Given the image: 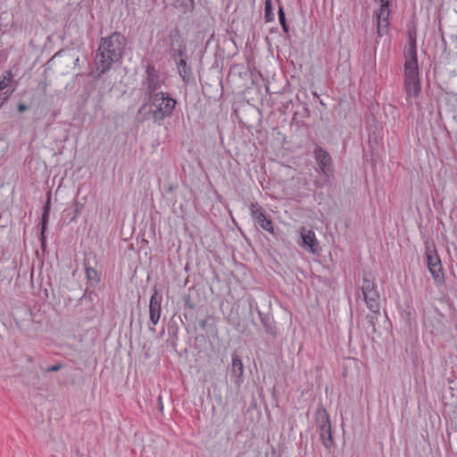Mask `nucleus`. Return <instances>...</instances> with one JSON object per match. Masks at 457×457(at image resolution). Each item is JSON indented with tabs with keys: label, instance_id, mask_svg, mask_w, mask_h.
I'll return each instance as SVG.
<instances>
[{
	"label": "nucleus",
	"instance_id": "obj_1",
	"mask_svg": "<svg viewBox=\"0 0 457 457\" xmlns=\"http://www.w3.org/2000/svg\"><path fill=\"white\" fill-rule=\"evenodd\" d=\"M125 46V37L117 32L109 37L102 38L96 58V68L100 73L109 70L112 62L121 57Z\"/></svg>",
	"mask_w": 457,
	"mask_h": 457
},
{
	"label": "nucleus",
	"instance_id": "obj_2",
	"mask_svg": "<svg viewBox=\"0 0 457 457\" xmlns=\"http://www.w3.org/2000/svg\"><path fill=\"white\" fill-rule=\"evenodd\" d=\"M403 80L407 99L417 98L420 92V82L416 40L412 36H410L409 46L405 51Z\"/></svg>",
	"mask_w": 457,
	"mask_h": 457
},
{
	"label": "nucleus",
	"instance_id": "obj_3",
	"mask_svg": "<svg viewBox=\"0 0 457 457\" xmlns=\"http://www.w3.org/2000/svg\"><path fill=\"white\" fill-rule=\"evenodd\" d=\"M177 102L162 92L155 93L150 97L149 112L154 121H160L171 115Z\"/></svg>",
	"mask_w": 457,
	"mask_h": 457
},
{
	"label": "nucleus",
	"instance_id": "obj_4",
	"mask_svg": "<svg viewBox=\"0 0 457 457\" xmlns=\"http://www.w3.org/2000/svg\"><path fill=\"white\" fill-rule=\"evenodd\" d=\"M428 269L437 286L445 282V273L441 260L434 247L428 246L426 249Z\"/></svg>",
	"mask_w": 457,
	"mask_h": 457
},
{
	"label": "nucleus",
	"instance_id": "obj_5",
	"mask_svg": "<svg viewBox=\"0 0 457 457\" xmlns=\"http://www.w3.org/2000/svg\"><path fill=\"white\" fill-rule=\"evenodd\" d=\"M251 217L255 224L270 234H274V226L271 219L265 214L263 208L257 203L249 206Z\"/></svg>",
	"mask_w": 457,
	"mask_h": 457
},
{
	"label": "nucleus",
	"instance_id": "obj_6",
	"mask_svg": "<svg viewBox=\"0 0 457 457\" xmlns=\"http://www.w3.org/2000/svg\"><path fill=\"white\" fill-rule=\"evenodd\" d=\"M389 14V0H380V7L376 12L377 29L379 37L386 32Z\"/></svg>",
	"mask_w": 457,
	"mask_h": 457
},
{
	"label": "nucleus",
	"instance_id": "obj_7",
	"mask_svg": "<svg viewBox=\"0 0 457 457\" xmlns=\"http://www.w3.org/2000/svg\"><path fill=\"white\" fill-rule=\"evenodd\" d=\"M299 233L302 239L300 245L310 253H316L318 252L319 242L314 231L301 228Z\"/></svg>",
	"mask_w": 457,
	"mask_h": 457
},
{
	"label": "nucleus",
	"instance_id": "obj_8",
	"mask_svg": "<svg viewBox=\"0 0 457 457\" xmlns=\"http://www.w3.org/2000/svg\"><path fill=\"white\" fill-rule=\"evenodd\" d=\"M315 158L321 172L326 176H329L332 173V165L328 153L318 147L315 151Z\"/></svg>",
	"mask_w": 457,
	"mask_h": 457
},
{
	"label": "nucleus",
	"instance_id": "obj_9",
	"mask_svg": "<svg viewBox=\"0 0 457 457\" xmlns=\"http://www.w3.org/2000/svg\"><path fill=\"white\" fill-rule=\"evenodd\" d=\"M161 303L162 299L155 291L151 296L149 303L150 320L154 325H156L161 318Z\"/></svg>",
	"mask_w": 457,
	"mask_h": 457
},
{
	"label": "nucleus",
	"instance_id": "obj_10",
	"mask_svg": "<svg viewBox=\"0 0 457 457\" xmlns=\"http://www.w3.org/2000/svg\"><path fill=\"white\" fill-rule=\"evenodd\" d=\"M168 36V44H167V47L168 49H174L175 46H177L179 48H178V51H179V54L180 56L183 55V52L185 50V46H183L182 42H181V35H180V32L178 29H172L169 31V33L167 34Z\"/></svg>",
	"mask_w": 457,
	"mask_h": 457
},
{
	"label": "nucleus",
	"instance_id": "obj_11",
	"mask_svg": "<svg viewBox=\"0 0 457 457\" xmlns=\"http://www.w3.org/2000/svg\"><path fill=\"white\" fill-rule=\"evenodd\" d=\"M231 372L235 377V383L240 385L243 382L244 367L237 355L232 356Z\"/></svg>",
	"mask_w": 457,
	"mask_h": 457
},
{
	"label": "nucleus",
	"instance_id": "obj_12",
	"mask_svg": "<svg viewBox=\"0 0 457 457\" xmlns=\"http://www.w3.org/2000/svg\"><path fill=\"white\" fill-rule=\"evenodd\" d=\"M51 209V195L48 194L47 200L44 205L43 214H42V222H41V242L42 245L45 243V232L46 230V226L49 219V212Z\"/></svg>",
	"mask_w": 457,
	"mask_h": 457
},
{
	"label": "nucleus",
	"instance_id": "obj_13",
	"mask_svg": "<svg viewBox=\"0 0 457 457\" xmlns=\"http://www.w3.org/2000/svg\"><path fill=\"white\" fill-rule=\"evenodd\" d=\"M318 422L322 432L328 433L331 436L329 415L325 409L318 411Z\"/></svg>",
	"mask_w": 457,
	"mask_h": 457
},
{
	"label": "nucleus",
	"instance_id": "obj_14",
	"mask_svg": "<svg viewBox=\"0 0 457 457\" xmlns=\"http://www.w3.org/2000/svg\"><path fill=\"white\" fill-rule=\"evenodd\" d=\"M178 70L184 81H187L191 74V69L185 59L181 58L178 64Z\"/></svg>",
	"mask_w": 457,
	"mask_h": 457
},
{
	"label": "nucleus",
	"instance_id": "obj_15",
	"mask_svg": "<svg viewBox=\"0 0 457 457\" xmlns=\"http://www.w3.org/2000/svg\"><path fill=\"white\" fill-rule=\"evenodd\" d=\"M264 16L267 22L274 21V12L271 0H265Z\"/></svg>",
	"mask_w": 457,
	"mask_h": 457
},
{
	"label": "nucleus",
	"instance_id": "obj_16",
	"mask_svg": "<svg viewBox=\"0 0 457 457\" xmlns=\"http://www.w3.org/2000/svg\"><path fill=\"white\" fill-rule=\"evenodd\" d=\"M147 79L149 81V87L153 91L155 89V79H157V73L153 66H148L146 69Z\"/></svg>",
	"mask_w": 457,
	"mask_h": 457
},
{
	"label": "nucleus",
	"instance_id": "obj_17",
	"mask_svg": "<svg viewBox=\"0 0 457 457\" xmlns=\"http://www.w3.org/2000/svg\"><path fill=\"white\" fill-rule=\"evenodd\" d=\"M367 307L370 312L377 314L380 312L379 298H371L365 301Z\"/></svg>",
	"mask_w": 457,
	"mask_h": 457
},
{
	"label": "nucleus",
	"instance_id": "obj_18",
	"mask_svg": "<svg viewBox=\"0 0 457 457\" xmlns=\"http://www.w3.org/2000/svg\"><path fill=\"white\" fill-rule=\"evenodd\" d=\"M375 290H376L375 283L370 279L363 278L362 285H361L362 294L366 295V294L370 293Z\"/></svg>",
	"mask_w": 457,
	"mask_h": 457
},
{
	"label": "nucleus",
	"instance_id": "obj_19",
	"mask_svg": "<svg viewBox=\"0 0 457 457\" xmlns=\"http://www.w3.org/2000/svg\"><path fill=\"white\" fill-rule=\"evenodd\" d=\"M12 79V71H7L6 75L4 78L0 79V91L7 87Z\"/></svg>",
	"mask_w": 457,
	"mask_h": 457
},
{
	"label": "nucleus",
	"instance_id": "obj_20",
	"mask_svg": "<svg viewBox=\"0 0 457 457\" xmlns=\"http://www.w3.org/2000/svg\"><path fill=\"white\" fill-rule=\"evenodd\" d=\"M168 42H169L168 36L165 34H162L157 42V46H159L160 48H163L167 52H170L172 49H168V47H167Z\"/></svg>",
	"mask_w": 457,
	"mask_h": 457
},
{
	"label": "nucleus",
	"instance_id": "obj_21",
	"mask_svg": "<svg viewBox=\"0 0 457 457\" xmlns=\"http://www.w3.org/2000/svg\"><path fill=\"white\" fill-rule=\"evenodd\" d=\"M278 19H279V22H280L284 31L287 32V22H286V17H285L283 8L281 6H279V8H278Z\"/></svg>",
	"mask_w": 457,
	"mask_h": 457
},
{
	"label": "nucleus",
	"instance_id": "obj_22",
	"mask_svg": "<svg viewBox=\"0 0 457 457\" xmlns=\"http://www.w3.org/2000/svg\"><path fill=\"white\" fill-rule=\"evenodd\" d=\"M363 297H364V301H366V300H370L371 298H379V295H378L377 290H375V291H372L366 295H363Z\"/></svg>",
	"mask_w": 457,
	"mask_h": 457
},
{
	"label": "nucleus",
	"instance_id": "obj_23",
	"mask_svg": "<svg viewBox=\"0 0 457 457\" xmlns=\"http://www.w3.org/2000/svg\"><path fill=\"white\" fill-rule=\"evenodd\" d=\"M61 368L60 365H54L52 367L47 368L48 371H56Z\"/></svg>",
	"mask_w": 457,
	"mask_h": 457
},
{
	"label": "nucleus",
	"instance_id": "obj_24",
	"mask_svg": "<svg viewBox=\"0 0 457 457\" xmlns=\"http://www.w3.org/2000/svg\"><path fill=\"white\" fill-rule=\"evenodd\" d=\"M26 109H27V106H26L24 104H20L18 105V111H19L20 112H24Z\"/></svg>",
	"mask_w": 457,
	"mask_h": 457
}]
</instances>
